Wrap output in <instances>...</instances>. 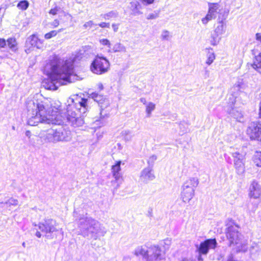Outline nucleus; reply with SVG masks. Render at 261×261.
<instances>
[{
	"instance_id": "nucleus-1",
	"label": "nucleus",
	"mask_w": 261,
	"mask_h": 261,
	"mask_svg": "<svg viewBox=\"0 0 261 261\" xmlns=\"http://www.w3.org/2000/svg\"><path fill=\"white\" fill-rule=\"evenodd\" d=\"M28 109V123L31 126L37 125L39 123L60 125L66 119L74 127L81 125L83 120L69 106L66 114L61 113L58 108L54 109L48 100L33 99L27 103Z\"/></svg>"
},
{
	"instance_id": "nucleus-2",
	"label": "nucleus",
	"mask_w": 261,
	"mask_h": 261,
	"mask_svg": "<svg viewBox=\"0 0 261 261\" xmlns=\"http://www.w3.org/2000/svg\"><path fill=\"white\" fill-rule=\"evenodd\" d=\"M73 63L72 58L64 60L57 56L53 57L45 66L44 72L48 78L43 81V86L56 90L61 85L76 81L77 76L73 74Z\"/></svg>"
},
{
	"instance_id": "nucleus-3",
	"label": "nucleus",
	"mask_w": 261,
	"mask_h": 261,
	"mask_svg": "<svg viewBox=\"0 0 261 261\" xmlns=\"http://www.w3.org/2000/svg\"><path fill=\"white\" fill-rule=\"evenodd\" d=\"M79 227L81 234L84 237H90L97 239L98 236H103L107 232L98 221L91 218H82L79 220Z\"/></svg>"
},
{
	"instance_id": "nucleus-4",
	"label": "nucleus",
	"mask_w": 261,
	"mask_h": 261,
	"mask_svg": "<svg viewBox=\"0 0 261 261\" xmlns=\"http://www.w3.org/2000/svg\"><path fill=\"white\" fill-rule=\"evenodd\" d=\"M134 253L137 256H141L144 261H161L165 258V253L158 245L138 246Z\"/></svg>"
},
{
	"instance_id": "nucleus-5",
	"label": "nucleus",
	"mask_w": 261,
	"mask_h": 261,
	"mask_svg": "<svg viewBox=\"0 0 261 261\" xmlns=\"http://www.w3.org/2000/svg\"><path fill=\"white\" fill-rule=\"evenodd\" d=\"M39 135L47 143L68 142L71 139L70 132L62 127L58 129L50 128L46 131L42 130Z\"/></svg>"
},
{
	"instance_id": "nucleus-6",
	"label": "nucleus",
	"mask_w": 261,
	"mask_h": 261,
	"mask_svg": "<svg viewBox=\"0 0 261 261\" xmlns=\"http://www.w3.org/2000/svg\"><path fill=\"white\" fill-rule=\"evenodd\" d=\"M238 226L235 224L228 225L226 230V236L230 246H236L238 251H245L246 241L242 239V236L238 231Z\"/></svg>"
},
{
	"instance_id": "nucleus-7",
	"label": "nucleus",
	"mask_w": 261,
	"mask_h": 261,
	"mask_svg": "<svg viewBox=\"0 0 261 261\" xmlns=\"http://www.w3.org/2000/svg\"><path fill=\"white\" fill-rule=\"evenodd\" d=\"M58 223L53 219H45L44 222H40L38 225L39 229L45 233V236L47 239H53L54 232H60L62 236H63V229L58 228Z\"/></svg>"
},
{
	"instance_id": "nucleus-8",
	"label": "nucleus",
	"mask_w": 261,
	"mask_h": 261,
	"mask_svg": "<svg viewBox=\"0 0 261 261\" xmlns=\"http://www.w3.org/2000/svg\"><path fill=\"white\" fill-rule=\"evenodd\" d=\"M199 184L197 178L191 177L187 180L182 186L181 198L185 203L189 202L195 195V189Z\"/></svg>"
},
{
	"instance_id": "nucleus-9",
	"label": "nucleus",
	"mask_w": 261,
	"mask_h": 261,
	"mask_svg": "<svg viewBox=\"0 0 261 261\" xmlns=\"http://www.w3.org/2000/svg\"><path fill=\"white\" fill-rule=\"evenodd\" d=\"M110 68V62L103 57L97 56L91 64L90 70L92 73L101 75L107 72Z\"/></svg>"
},
{
	"instance_id": "nucleus-10",
	"label": "nucleus",
	"mask_w": 261,
	"mask_h": 261,
	"mask_svg": "<svg viewBox=\"0 0 261 261\" xmlns=\"http://www.w3.org/2000/svg\"><path fill=\"white\" fill-rule=\"evenodd\" d=\"M208 10L206 15L201 19L202 23L206 25L210 21L215 19L218 14H221L222 8L219 3H208Z\"/></svg>"
},
{
	"instance_id": "nucleus-11",
	"label": "nucleus",
	"mask_w": 261,
	"mask_h": 261,
	"mask_svg": "<svg viewBox=\"0 0 261 261\" xmlns=\"http://www.w3.org/2000/svg\"><path fill=\"white\" fill-rule=\"evenodd\" d=\"M246 134L251 140L260 141L261 139V123L258 122H251L247 127Z\"/></svg>"
},
{
	"instance_id": "nucleus-12",
	"label": "nucleus",
	"mask_w": 261,
	"mask_h": 261,
	"mask_svg": "<svg viewBox=\"0 0 261 261\" xmlns=\"http://www.w3.org/2000/svg\"><path fill=\"white\" fill-rule=\"evenodd\" d=\"M226 25L223 20L218 22L214 33L212 34L211 43L212 45H216L221 40V36L225 33Z\"/></svg>"
},
{
	"instance_id": "nucleus-13",
	"label": "nucleus",
	"mask_w": 261,
	"mask_h": 261,
	"mask_svg": "<svg viewBox=\"0 0 261 261\" xmlns=\"http://www.w3.org/2000/svg\"><path fill=\"white\" fill-rule=\"evenodd\" d=\"M217 245L215 239H207L201 242L199 245H196V251L198 253L206 255L210 249H215Z\"/></svg>"
},
{
	"instance_id": "nucleus-14",
	"label": "nucleus",
	"mask_w": 261,
	"mask_h": 261,
	"mask_svg": "<svg viewBox=\"0 0 261 261\" xmlns=\"http://www.w3.org/2000/svg\"><path fill=\"white\" fill-rule=\"evenodd\" d=\"M233 158L234 167L238 174H242L245 171L244 156L236 151L232 153Z\"/></svg>"
},
{
	"instance_id": "nucleus-15",
	"label": "nucleus",
	"mask_w": 261,
	"mask_h": 261,
	"mask_svg": "<svg viewBox=\"0 0 261 261\" xmlns=\"http://www.w3.org/2000/svg\"><path fill=\"white\" fill-rule=\"evenodd\" d=\"M91 97L94 100V101H95L98 103L99 106L100 108V117L104 118L105 115H106L107 114L105 113L103 115L102 111L109 106V100L104 97L102 95H99L96 93H92L91 94Z\"/></svg>"
},
{
	"instance_id": "nucleus-16",
	"label": "nucleus",
	"mask_w": 261,
	"mask_h": 261,
	"mask_svg": "<svg viewBox=\"0 0 261 261\" xmlns=\"http://www.w3.org/2000/svg\"><path fill=\"white\" fill-rule=\"evenodd\" d=\"M234 104L228 102V105L226 107V111L237 121L239 122H243V115L240 109L233 107Z\"/></svg>"
},
{
	"instance_id": "nucleus-17",
	"label": "nucleus",
	"mask_w": 261,
	"mask_h": 261,
	"mask_svg": "<svg viewBox=\"0 0 261 261\" xmlns=\"http://www.w3.org/2000/svg\"><path fill=\"white\" fill-rule=\"evenodd\" d=\"M121 161H118L115 165H113L112 167L113 176L115 178V180L113 181L112 182L117 183V185L115 187L116 189H117L119 187L120 185L122 184L123 181L121 174L120 173V171L121 170Z\"/></svg>"
},
{
	"instance_id": "nucleus-18",
	"label": "nucleus",
	"mask_w": 261,
	"mask_h": 261,
	"mask_svg": "<svg viewBox=\"0 0 261 261\" xmlns=\"http://www.w3.org/2000/svg\"><path fill=\"white\" fill-rule=\"evenodd\" d=\"M26 46L30 49L32 47L38 49H43L44 47L43 41L39 39L35 35H32L28 38L26 41Z\"/></svg>"
},
{
	"instance_id": "nucleus-19",
	"label": "nucleus",
	"mask_w": 261,
	"mask_h": 261,
	"mask_svg": "<svg viewBox=\"0 0 261 261\" xmlns=\"http://www.w3.org/2000/svg\"><path fill=\"white\" fill-rule=\"evenodd\" d=\"M154 178L155 176L150 167L144 168L141 172L140 180L143 182L147 183Z\"/></svg>"
},
{
	"instance_id": "nucleus-20",
	"label": "nucleus",
	"mask_w": 261,
	"mask_h": 261,
	"mask_svg": "<svg viewBox=\"0 0 261 261\" xmlns=\"http://www.w3.org/2000/svg\"><path fill=\"white\" fill-rule=\"evenodd\" d=\"M261 195V187L256 181H253L249 188V196L251 198L257 199Z\"/></svg>"
},
{
	"instance_id": "nucleus-21",
	"label": "nucleus",
	"mask_w": 261,
	"mask_h": 261,
	"mask_svg": "<svg viewBox=\"0 0 261 261\" xmlns=\"http://www.w3.org/2000/svg\"><path fill=\"white\" fill-rule=\"evenodd\" d=\"M7 43H6L5 39H0V50L2 51H3V49L6 47H8L13 51L16 49V43L15 39L9 38L7 40Z\"/></svg>"
},
{
	"instance_id": "nucleus-22",
	"label": "nucleus",
	"mask_w": 261,
	"mask_h": 261,
	"mask_svg": "<svg viewBox=\"0 0 261 261\" xmlns=\"http://www.w3.org/2000/svg\"><path fill=\"white\" fill-rule=\"evenodd\" d=\"M242 83L238 82L236 83L230 89L231 96L229 98V102L234 104L236 102V99L239 92L240 91L242 86Z\"/></svg>"
},
{
	"instance_id": "nucleus-23",
	"label": "nucleus",
	"mask_w": 261,
	"mask_h": 261,
	"mask_svg": "<svg viewBox=\"0 0 261 261\" xmlns=\"http://www.w3.org/2000/svg\"><path fill=\"white\" fill-rule=\"evenodd\" d=\"M75 102V109L80 113L84 114L88 109L87 101L88 100L84 98H76Z\"/></svg>"
},
{
	"instance_id": "nucleus-24",
	"label": "nucleus",
	"mask_w": 261,
	"mask_h": 261,
	"mask_svg": "<svg viewBox=\"0 0 261 261\" xmlns=\"http://www.w3.org/2000/svg\"><path fill=\"white\" fill-rule=\"evenodd\" d=\"M254 164L257 167H261V151H256L252 157Z\"/></svg>"
},
{
	"instance_id": "nucleus-25",
	"label": "nucleus",
	"mask_w": 261,
	"mask_h": 261,
	"mask_svg": "<svg viewBox=\"0 0 261 261\" xmlns=\"http://www.w3.org/2000/svg\"><path fill=\"white\" fill-rule=\"evenodd\" d=\"M207 53L206 64L208 65H210L215 59V55L212 49H207Z\"/></svg>"
},
{
	"instance_id": "nucleus-26",
	"label": "nucleus",
	"mask_w": 261,
	"mask_h": 261,
	"mask_svg": "<svg viewBox=\"0 0 261 261\" xmlns=\"http://www.w3.org/2000/svg\"><path fill=\"white\" fill-rule=\"evenodd\" d=\"M155 105L152 102H149L146 105V113L147 114V117H150L151 115L152 112L155 109Z\"/></svg>"
},
{
	"instance_id": "nucleus-27",
	"label": "nucleus",
	"mask_w": 261,
	"mask_h": 261,
	"mask_svg": "<svg viewBox=\"0 0 261 261\" xmlns=\"http://www.w3.org/2000/svg\"><path fill=\"white\" fill-rule=\"evenodd\" d=\"M113 50L115 53L121 51L125 52L126 51V48L121 43H117L114 45Z\"/></svg>"
},
{
	"instance_id": "nucleus-28",
	"label": "nucleus",
	"mask_w": 261,
	"mask_h": 261,
	"mask_svg": "<svg viewBox=\"0 0 261 261\" xmlns=\"http://www.w3.org/2000/svg\"><path fill=\"white\" fill-rule=\"evenodd\" d=\"M18 200L17 199H15L14 198H10L6 201L0 199V203L1 204H6L9 206L17 205L18 204Z\"/></svg>"
},
{
	"instance_id": "nucleus-29",
	"label": "nucleus",
	"mask_w": 261,
	"mask_h": 261,
	"mask_svg": "<svg viewBox=\"0 0 261 261\" xmlns=\"http://www.w3.org/2000/svg\"><path fill=\"white\" fill-rule=\"evenodd\" d=\"M130 9L134 14L138 13L139 11V3L137 1H134L130 3Z\"/></svg>"
},
{
	"instance_id": "nucleus-30",
	"label": "nucleus",
	"mask_w": 261,
	"mask_h": 261,
	"mask_svg": "<svg viewBox=\"0 0 261 261\" xmlns=\"http://www.w3.org/2000/svg\"><path fill=\"white\" fill-rule=\"evenodd\" d=\"M122 135L123 136L124 139L126 141H129L131 140L133 135L132 133L129 130H124L122 132Z\"/></svg>"
},
{
	"instance_id": "nucleus-31",
	"label": "nucleus",
	"mask_w": 261,
	"mask_h": 261,
	"mask_svg": "<svg viewBox=\"0 0 261 261\" xmlns=\"http://www.w3.org/2000/svg\"><path fill=\"white\" fill-rule=\"evenodd\" d=\"M29 3L27 1H23L20 2L17 4V7L21 10H26L28 7H29Z\"/></svg>"
},
{
	"instance_id": "nucleus-32",
	"label": "nucleus",
	"mask_w": 261,
	"mask_h": 261,
	"mask_svg": "<svg viewBox=\"0 0 261 261\" xmlns=\"http://www.w3.org/2000/svg\"><path fill=\"white\" fill-rule=\"evenodd\" d=\"M171 37L170 33L168 31L164 30L162 32L161 39L163 40H169Z\"/></svg>"
},
{
	"instance_id": "nucleus-33",
	"label": "nucleus",
	"mask_w": 261,
	"mask_h": 261,
	"mask_svg": "<svg viewBox=\"0 0 261 261\" xmlns=\"http://www.w3.org/2000/svg\"><path fill=\"white\" fill-rule=\"evenodd\" d=\"M159 12H154L153 13L149 14L146 18L147 19H154L159 17Z\"/></svg>"
},
{
	"instance_id": "nucleus-34",
	"label": "nucleus",
	"mask_w": 261,
	"mask_h": 261,
	"mask_svg": "<svg viewBox=\"0 0 261 261\" xmlns=\"http://www.w3.org/2000/svg\"><path fill=\"white\" fill-rule=\"evenodd\" d=\"M57 34V32L56 31H52L48 33H46L44 37L46 39H49L52 38L53 37L55 36Z\"/></svg>"
},
{
	"instance_id": "nucleus-35",
	"label": "nucleus",
	"mask_w": 261,
	"mask_h": 261,
	"mask_svg": "<svg viewBox=\"0 0 261 261\" xmlns=\"http://www.w3.org/2000/svg\"><path fill=\"white\" fill-rule=\"evenodd\" d=\"M100 43L103 45H106L108 47L111 48L110 42L107 39H102L100 40Z\"/></svg>"
},
{
	"instance_id": "nucleus-36",
	"label": "nucleus",
	"mask_w": 261,
	"mask_h": 261,
	"mask_svg": "<svg viewBox=\"0 0 261 261\" xmlns=\"http://www.w3.org/2000/svg\"><path fill=\"white\" fill-rule=\"evenodd\" d=\"M93 24H94L92 20H90V21H88V22H86L83 25V27L85 29H90L93 26Z\"/></svg>"
},
{
	"instance_id": "nucleus-37",
	"label": "nucleus",
	"mask_w": 261,
	"mask_h": 261,
	"mask_svg": "<svg viewBox=\"0 0 261 261\" xmlns=\"http://www.w3.org/2000/svg\"><path fill=\"white\" fill-rule=\"evenodd\" d=\"M252 67L257 70L258 71V72L261 73V64H256L255 63H254L252 65Z\"/></svg>"
},
{
	"instance_id": "nucleus-38",
	"label": "nucleus",
	"mask_w": 261,
	"mask_h": 261,
	"mask_svg": "<svg viewBox=\"0 0 261 261\" xmlns=\"http://www.w3.org/2000/svg\"><path fill=\"white\" fill-rule=\"evenodd\" d=\"M115 16H116V15H115V13L114 12H109L108 14H105L104 15V18L105 19H108L109 17H112Z\"/></svg>"
},
{
	"instance_id": "nucleus-39",
	"label": "nucleus",
	"mask_w": 261,
	"mask_h": 261,
	"mask_svg": "<svg viewBox=\"0 0 261 261\" xmlns=\"http://www.w3.org/2000/svg\"><path fill=\"white\" fill-rule=\"evenodd\" d=\"M154 0H142V3L145 5L152 4Z\"/></svg>"
},
{
	"instance_id": "nucleus-40",
	"label": "nucleus",
	"mask_w": 261,
	"mask_h": 261,
	"mask_svg": "<svg viewBox=\"0 0 261 261\" xmlns=\"http://www.w3.org/2000/svg\"><path fill=\"white\" fill-rule=\"evenodd\" d=\"M98 25L99 27H100L101 28H110V23H109L101 22V23H99Z\"/></svg>"
},
{
	"instance_id": "nucleus-41",
	"label": "nucleus",
	"mask_w": 261,
	"mask_h": 261,
	"mask_svg": "<svg viewBox=\"0 0 261 261\" xmlns=\"http://www.w3.org/2000/svg\"><path fill=\"white\" fill-rule=\"evenodd\" d=\"M255 39L258 42L261 43V33H257L255 34Z\"/></svg>"
},
{
	"instance_id": "nucleus-42",
	"label": "nucleus",
	"mask_w": 261,
	"mask_h": 261,
	"mask_svg": "<svg viewBox=\"0 0 261 261\" xmlns=\"http://www.w3.org/2000/svg\"><path fill=\"white\" fill-rule=\"evenodd\" d=\"M157 159V157L155 155H152L149 158V159L148 160V163H150V162L153 163L154 161H155Z\"/></svg>"
},
{
	"instance_id": "nucleus-43",
	"label": "nucleus",
	"mask_w": 261,
	"mask_h": 261,
	"mask_svg": "<svg viewBox=\"0 0 261 261\" xmlns=\"http://www.w3.org/2000/svg\"><path fill=\"white\" fill-rule=\"evenodd\" d=\"M185 123H180L179 124V127H180V129H182V128H184L182 130V133H185L187 132V129H185Z\"/></svg>"
},
{
	"instance_id": "nucleus-44",
	"label": "nucleus",
	"mask_w": 261,
	"mask_h": 261,
	"mask_svg": "<svg viewBox=\"0 0 261 261\" xmlns=\"http://www.w3.org/2000/svg\"><path fill=\"white\" fill-rule=\"evenodd\" d=\"M57 11H58V9L57 8H55L54 9H51L50 11H49V14H52V15H56L57 14Z\"/></svg>"
},
{
	"instance_id": "nucleus-45",
	"label": "nucleus",
	"mask_w": 261,
	"mask_h": 261,
	"mask_svg": "<svg viewBox=\"0 0 261 261\" xmlns=\"http://www.w3.org/2000/svg\"><path fill=\"white\" fill-rule=\"evenodd\" d=\"M119 28V24H112V28L115 32H116Z\"/></svg>"
},
{
	"instance_id": "nucleus-46",
	"label": "nucleus",
	"mask_w": 261,
	"mask_h": 261,
	"mask_svg": "<svg viewBox=\"0 0 261 261\" xmlns=\"http://www.w3.org/2000/svg\"><path fill=\"white\" fill-rule=\"evenodd\" d=\"M59 24V21L58 20H55L53 22V25L55 27H57Z\"/></svg>"
},
{
	"instance_id": "nucleus-47",
	"label": "nucleus",
	"mask_w": 261,
	"mask_h": 261,
	"mask_svg": "<svg viewBox=\"0 0 261 261\" xmlns=\"http://www.w3.org/2000/svg\"><path fill=\"white\" fill-rule=\"evenodd\" d=\"M140 101L142 103H143L144 105H146V104L147 103L146 102V99H145V98H144V97H142V98H141L140 99Z\"/></svg>"
},
{
	"instance_id": "nucleus-48",
	"label": "nucleus",
	"mask_w": 261,
	"mask_h": 261,
	"mask_svg": "<svg viewBox=\"0 0 261 261\" xmlns=\"http://www.w3.org/2000/svg\"><path fill=\"white\" fill-rule=\"evenodd\" d=\"M164 243L166 245H170L171 244V240L169 239H166L164 241Z\"/></svg>"
},
{
	"instance_id": "nucleus-49",
	"label": "nucleus",
	"mask_w": 261,
	"mask_h": 261,
	"mask_svg": "<svg viewBox=\"0 0 261 261\" xmlns=\"http://www.w3.org/2000/svg\"><path fill=\"white\" fill-rule=\"evenodd\" d=\"M202 255H203V254L198 253V258H197L198 261H203V259L202 257Z\"/></svg>"
},
{
	"instance_id": "nucleus-50",
	"label": "nucleus",
	"mask_w": 261,
	"mask_h": 261,
	"mask_svg": "<svg viewBox=\"0 0 261 261\" xmlns=\"http://www.w3.org/2000/svg\"><path fill=\"white\" fill-rule=\"evenodd\" d=\"M35 236H36L37 238H40L41 237V236H42V234H41V233H40V231H36V233H35Z\"/></svg>"
},
{
	"instance_id": "nucleus-51",
	"label": "nucleus",
	"mask_w": 261,
	"mask_h": 261,
	"mask_svg": "<svg viewBox=\"0 0 261 261\" xmlns=\"http://www.w3.org/2000/svg\"><path fill=\"white\" fill-rule=\"evenodd\" d=\"M31 133L30 131L29 130H27L26 132H25V135L28 137L29 138L31 136Z\"/></svg>"
},
{
	"instance_id": "nucleus-52",
	"label": "nucleus",
	"mask_w": 261,
	"mask_h": 261,
	"mask_svg": "<svg viewBox=\"0 0 261 261\" xmlns=\"http://www.w3.org/2000/svg\"><path fill=\"white\" fill-rule=\"evenodd\" d=\"M98 88L100 89V90H102L103 89V85L101 83H99L98 84Z\"/></svg>"
},
{
	"instance_id": "nucleus-53",
	"label": "nucleus",
	"mask_w": 261,
	"mask_h": 261,
	"mask_svg": "<svg viewBox=\"0 0 261 261\" xmlns=\"http://www.w3.org/2000/svg\"><path fill=\"white\" fill-rule=\"evenodd\" d=\"M181 261H193V260L191 258H184Z\"/></svg>"
},
{
	"instance_id": "nucleus-54",
	"label": "nucleus",
	"mask_w": 261,
	"mask_h": 261,
	"mask_svg": "<svg viewBox=\"0 0 261 261\" xmlns=\"http://www.w3.org/2000/svg\"><path fill=\"white\" fill-rule=\"evenodd\" d=\"M259 115L260 118H261V102H260Z\"/></svg>"
},
{
	"instance_id": "nucleus-55",
	"label": "nucleus",
	"mask_w": 261,
	"mask_h": 261,
	"mask_svg": "<svg viewBox=\"0 0 261 261\" xmlns=\"http://www.w3.org/2000/svg\"><path fill=\"white\" fill-rule=\"evenodd\" d=\"M7 56V54H4V55H0V58H4Z\"/></svg>"
},
{
	"instance_id": "nucleus-56",
	"label": "nucleus",
	"mask_w": 261,
	"mask_h": 261,
	"mask_svg": "<svg viewBox=\"0 0 261 261\" xmlns=\"http://www.w3.org/2000/svg\"><path fill=\"white\" fill-rule=\"evenodd\" d=\"M25 243H24V242H23V243H22V246L24 247H25Z\"/></svg>"
},
{
	"instance_id": "nucleus-57",
	"label": "nucleus",
	"mask_w": 261,
	"mask_h": 261,
	"mask_svg": "<svg viewBox=\"0 0 261 261\" xmlns=\"http://www.w3.org/2000/svg\"><path fill=\"white\" fill-rule=\"evenodd\" d=\"M1 10V9L0 8V11Z\"/></svg>"
},
{
	"instance_id": "nucleus-58",
	"label": "nucleus",
	"mask_w": 261,
	"mask_h": 261,
	"mask_svg": "<svg viewBox=\"0 0 261 261\" xmlns=\"http://www.w3.org/2000/svg\"><path fill=\"white\" fill-rule=\"evenodd\" d=\"M259 141H260V142H261V139H260V140Z\"/></svg>"
}]
</instances>
